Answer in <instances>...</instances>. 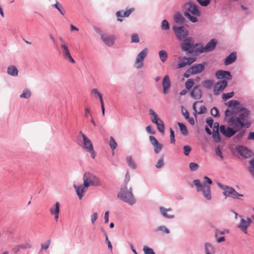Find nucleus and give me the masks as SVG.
<instances>
[{"instance_id": "obj_34", "label": "nucleus", "mask_w": 254, "mask_h": 254, "mask_svg": "<svg viewBox=\"0 0 254 254\" xmlns=\"http://www.w3.org/2000/svg\"><path fill=\"white\" fill-rule=\"evenodd\" d=\"M52 6L57 9L62 15H64L65 14V10L64 8L62 5L57 1L55 4L52 5Z\"/></svg>"}, {"instance_id": "obj_62", "label": "nucleus", "mask_w": 254, "mask_h": 254, "mask_svg": "<svg viewBox=\"0 0 254 254\" xmlns=\"http://www.w3.org/2000/svg\"><path fill=\"white\" fill-rule=\"evenodd\" d=\"M98 218V214L96 212L93 213L91 215V221L92 224H94Z\"/></svg>"}, {"instance_id": "obj_29", "label": "nucleus", "mask_w": 254, "mask_h": 254, "mask_svg": "<svg viewBox=\"0 0 254 254\" xmlns=\"http://www.w3.org/2000/svg\"><path fill=\"white\" fill-rule=\"evenodd\" d=\"M205 252L206 254H214L215 250L213 246L208 242L204 244Z\"/></svg>"}, {"instance_id": "obj_59", "label": "nucleus", "mask_w": 254, "mask_h": 254, "mask_svg": "<svg viewBox=\"0 0 254 254\" xmlns=\"http://www.w3.org/2000/svg\"><path fill=\"white\" fill-rule=\"evenodd\" d=\"M129 180H130V176H129L128 172H127L126 174L125 179L123 186H127V184L129 182Z\"/></svg>"}, {"instance_id": "obj_13", "label": "nucleus", "mask_w": 254, "mask_h": 254, "mask_svg": "<svg viewBox=\"0 0 254 254\" xmlns=\"http://www.w3.org/2000/svg\"><path fill=\"white\" fill-rule=\"evenodd\" d=\"M223 195L226 197H231L233 199H241L240 196H243V195L239 193L233 188L229 187L226 191L223 192Z\"/></svg>"}, {"instance_id": "obj_32", "label": "nucleus", "mask_w": 254, "mask_h": 254, "mask_svg": "<svg viewBox=\"0 0 254 254\" xmlns=\"http://www.w3.org/2000/svg\"><path fill=\"white\" fill-rule=\"evenodd\" d=\"M60 204L59 202H57L55 205L50 209L51 214H57L60 213Z\"/></svg>"}, {"instance_id": "obj_36", "label": "nucleus", "mask_w": 254, "mask_h": 254, "mask_svg": "<svg viewBox=\"0 0 254 254\" xmlns=\"http://www.w3.org/2000/svg\"><path fill=\"white\" fill-rule=\"evenodd\" d=\"M194 84V80L192 78H190L188 79L185 83L186 89L190 90L192 87H193V86Z\"/></svg>"}, {"instance_id": "obj_31", "label": "nucleus", "mask_w": 254, "mask_h": 254, "mask_svg": "<svg viewBox=\"0 0 254 254\" xmlns=\"http://www.w3.org/2000/svg\"><path fill=\"white\" fill-rule=\"evenodd\" d=\"M249 227V224H247L246 220L243 218L241 219V222L238 225V227L244 232V233L247 234V229Z\"/></svg>"}, {"instance_id": "obj_41", "label": "nucleus", "mask_w": 254, "mask_h": 254, "mask_svg": "<svg viewBox=\"0 0 254 254\" xmlns=\"http://www.w3.org/2000/svg\"><path fill=\"white\" fill-rule=\"evenodd\" d=\"M158 231H161L166 234H169L170 233L169 229L164 225L158 226L155 230V232Z\"/></svg>"}, {"instance_id": "obj_38", "label": "nucleus", "mask_w": 254, "mask_h": 254, "mask_svg": "<svg viewBox=\"0 0 254 254\" xmlns=\"http://www.w3.org/2000/svg\"><path fill=\"white\" fill-rule=\"evenodd\" d=\"M31 96V93L30 90L25 89L23 91L22 93L20 95L21 98L29 99Z\"/></svg>"}, {"instance_id": "obj_6", "label": "nucleus", "mask_w": 254, "mask_h": 254, "mask_svg": "<svg viewBox=\"0 0 254 254\" xmlns=\"http://www.w3.org/2000/svg\"><path fill=\"white\" fill-rule=\"evenodd\" d=\"M228 123L232 127H226L224 125H221L220 126V132L223 134L225 136L230 138L233 136L237 132L241 130L239 127H235L233 125L232 122H230V119L228 120Z\"/></svg>"}, {"instance_id": "obj_61", "label": "nucleus", "mask_w": 254, "mask_h": 254, "mask_svg": "<svg viewBox=\"0 0 254 254\" xmlns=\"http://www.w3.org/2000/svg\"><path fill=\"white\" fill-rule=\"evenodd\" d=\"M206 123L209 127L211 128L213 124V119L211 117L207 118L206 119Z\"/></svg>"}, {"instance_id": "obj_4", "label": "nucleus", "mask_w": 254, "mask_h": 254, "mask_svg": "<svg viewBox=\"0 0 254 254\" xmlns=\"http://www.w3.org/2000/svg\"><path fill=\"white\" fill-rule=\"evenodd\" d=\"M117 196L121 200L130 205H133L136 202L131 187L128 188L127 186H123Z\"/></svg>"}, {"instance_id": "obj_44", "label": "nucleus", "mask_w": 254, "mask_h": 254, "mask_svg": "<svg viewBox=\"0 0 254 254\" xmlns=\"http://www.w3.org/2000/svg\"><path fill=\"white\" fill-rule=\"evenodd\" d=\"M226 106L228 107L231 108L235 107L236 105H238L240 102L237 100H232L225 103Z\"/></svg>"}, {"instance_id": "obj_53", "label": "nucleus", "mask_w": 254, "mask_h": 254, "mask_svg": "<svg viewBox=\"0 0 254 254\" xmlns=\"http://www.w3.org/2000/svg\"><path fill=\"white\" fill-rule=\"evenodd\" d=\"M98 95H99V98L100 99V101L101 103L102 113L103 116H104L105 115V107H104V101H103V99L102 98V96L100 94H98Z\"/></svg>"}, {"instance_id": "obj_56", "label": "nucleus", "mask_w": 254, "mask_h": 254, "mask_svg": "<svg viewBox=\"0 0 254 254\" xmlns=\"http://www.w3.org/2000/svg\"><path fill=\"white\" fill-rule=\"evenodd\" d=\"M191 150V147L188 145H185L183 147L184 153L186 156L189 155Z\"/></svg>"}, {"instance_id": "obj_49", "label": "nucleus", "mask_w": 254, "mask_h": 254, "mask_svg": "<svg viewBox=\"0 0 254 254\" xmlns=\"http://www.w3.org/2000/svg\"><path fill=\"white\" fill-rule=\"evenodd\" d=\"M234 94V92L233 91L230 92L229 93H224L222 95V99L224 101H226L228 99L232 98Z\"/></svg>"}, {"instance_id": "obj_63", "label": "nucleus", "mask_w": 254, "mask_h": 254, "mask_svg": "<svg viewBox=\"0 0 254 254\" xmlns=\"http://www.w3.org/2000/svg\"><path fill=\"white\" fill-rule=\"evenodd\" d=\"M203 179H204V185L203 186L207 185H206L207 184L209 185H211L212 184V181L208 177L205 176V177H204Z\"/></svg>"}, {"instance_id": "obj_57", "label": "nucleus", "mask_w": 254, "mask_h": 254, "mask_svg": "<svg viewBox=\"0 0 254 254\" xmlns=\"http://www.w3.org/2000/svg\"><path fill=\"white\" fill-rule=\"evenodd\" d=\"M164 163L163 157H162L158 161L157 164L155 165V167L159 169V168H162L164 166Z\"/></svg>"}, {"instance_id": "obj_45", "label": "nucleus", "mask_w": 254, "mask_h": 254, "mask_svg": "<svg viewBox=\"0 0 254 254\" xmlns=\"http://www.w3.org/2000/svg\"><path fill=\"white\" fill-rule=\"evenodd\" d=\"M143 251L144 254H155V253L152 248L146 246H143Z\"/></svg>"}, {"instance_id": "obj_19", "label": "nucleus", "mask_w": 254, "mask_h": 254, "mask_svg": "<svg viewBox=\"0 0 254 254\" xmlns=\"http://www.w3.org/2000/svg\"><path fill=\"white\" fill-rule=\"evenodd\" d=\"M150 143L154 147V151L155 154L159 153L163 148V145L160 143L157 139L153 136L149 137Z\"/></svg>"}, {"instance_id": "obj_14", "label": "nucleus", "mask_w": 254, "mask_h": 254, "mask_svg": "<svg viewBox=\"0 0 254 254\" xmlns=\"http://www.w3.org/2000/svg\"><path fill=\"white\" fill-rule=\"evenodd\" d=\"M228 85V82L225 79L217 81L214 85L213 92L215 95L219 94L220 91H223Z\"/></svg>"}, {"instance_id": "obj_23", "label": "nucleus", "mask_w": 254, "mask_h": 254, "mask_svg": "<svg viewBox=\"0 0 254 254\" xmlns=\"http://www.w3.org/2000/svg\"><path fill=\"white\" fill-rule=\"evenodd\" d=\"M204 64H194L190 67V70H191L193 74L201 73L204 70Z\"/></svg>"}, {"instance_id": "obj_11", "label": "nucleus", "mask_w": 254, "mask_h": 254, "mask_svg": "<svg viewBox=\"0 0 254 254\" xmlns=\"http://www.w3.org/2000/svg\"><path fill=\"white\" fill-rule=\"evenodd\" d=\"M61 48L64 59L68 61L72 64H74L75 62L71 57V55L70 53L69 50L68 49V44L61 45Z\"/></svg>"}, {"instance_id": "obj_54", "label": "nucleus", "mask_w": 254, "mask_h": 254, "mask_svg": "<svg viewBox=\"0 0 254 254\" xmlns=\"http://www.w3.org/2000/svg\"><path fill=\"white\" fill-rule=\"evenodd\" d=\"M139 41V37L137 34L134 33L131 35V43H138Z\"/></svg>"}, {"instance_id": "obj_50", "label": "nucleus", "mask_w": 254, "mask_h": 254, "mask_svg": "<svg viewBox=\"0 0 254 254\" xmlns=\"http://www.w3.org/2000/svg\"><path fill=\"white\" fill-rule=\"evenodd\" d=\"M199 168V165L195 163L191 162L189 164V168L191 171H195Z\"/></svg>"}, {"instance_id": "obj_43", "label": "nucleus", "mask_w": 254, "mask_h": 254, "mask_svg": "<svg viewBox=\"0 0 254 254\" xmlns=\"http://www.w3.org/2000/svg\"><path fill=\"white\" fill-rule=\"evenodd\" d=\"M161 28L163 30H168L170 29L169 24L166 19L162 20L161 25Z\"/></svg>"}, {"instance_id": "obj_30", "label": "nucleus", "mask_w": 254, "mask_h": 254, "mask_svg": "<svg viewBox=\"0 0 254 254\" xmlns=\"http://www.w3.org/2000/svg\"><path fill=\"white\" fill-rule=\"evenodd\" d=\"M184 15L187 18H188L190 22L193 23L197 22L198 20L197 18V16L190 14L188 11H185L184 12Z\"/></svg>"}, {"instance_id": "obj_15", "label": "nucleus", "mask_w": 254, "mask_h": 254, "mask_svg": "<svg viewBox=\"0 0 254 254\" xmlns=\"http://www.w3.org/2000/svg\"><path fill=\"white\" fill-rule=\"evenodd\" d=\"M217 44V41L215 39H211L208 42L204 47L199 49V54L205 52H211L213 51Z\"/></svg>"}, {"instance_id": "obj_24", "label": "nucleus", "mask_w": 254, "mask_h": 254, "mask_svg": "<svg viewBox=\"0 0 254 254\" xmlns=\"http://www.w3.org/2000/svg\"><path fill=\"white\" fill-rule=\"evenodd\" d=\"M75 188L76 192L78 195V198L81 199L84 195V193L86 191L88 187H85L84 184L83 185H80L76 186V185H73Z\"/></svg>"}, {"instance_id": "obj_39", "label": "nucleus", "mask_w": 254, "mask_h": 254, "mask_svg": "<svg viewBox=\"0 0 254 254\" xmlns=\"http://www.w3.org/2000/svg\"><path fill=\"white\" fill-rule=\"evenodd\" d=\"M202 85L207 89H210L213 85V81L212 80H206L202 82Z\"/></svg>"}, {"instance_id": "obj_52", "label": "nucleus", "mask_w": 254, "mask_h": 254, "mask_svg": "<svg viewBox=\"0 0 254 254\" xmlns=\"http://www.w3.org/2000/svg\"><path fill=\"white\" fill-rule=\"evenodd\" d=\"M197 2L202 6H206L210 2L211 0H196Z\"/></svg>"}, {"instance_id": "obj_10", "label": "nucleus", "mask_w": 254, "mask_h": 254, "mask_svg": "<svg viewBox=\"0 0 254 254\" xmlns=\"http://www.w3.org/2000/svg\"><path fill=\"white\" fill-rule=\"evenodd\" d=\"M184 8L192 15L200 16L201 13L198 9V6L192 1L187 2L184 5Z\"/></svg>"}, {"instance_id": "obj_28", "label": "nucleus", "mask_w": 254, "mask_h": 254, "mask_svg": "<svg viewBox=\"0 0 254 254\" xmlns=\"http://www.w3.org/2000/svg\"><path fill=\"white\" fill-rule=\"evenodd\" d=\"M149 112V115L151 117V121L153 123L155 124L162 121L153 110L150 109Z\"/></svg>"}, {"instance_id": "obj_18", "label": "nucleus", "mask_w": 254, "mask_h": 254, "mask_svg": "<svg viewBox=\"0 0 254 254\" xmlns=\"http://www.w3.org/2000/svg\"><path fill=\"white\" fill-rule=\"evenodd\" d=\"M103 43L108 47H112L116 41V37L112 34H104L101 35V38Z\"/></svg>"}, {"instance_id": "obj_3", "label": "nucleus", "mask_w": 254, "mask_h": 254, "mask_svg": "<svg viewBox=\"0 0 254 254\" xmlns=\"http://www.w3.org/2000/svg\"><path fill=\"white\" fill-rule=\"evenodd\" d=\"M77 143L83 148L86 152L91 154V157L94 159L96 153L94 151L93 145L90 139L81 131L79 132L77 139Z\"/></svg>"}, {"instance_id": "obj_8", "label": "nucleus", "mask_w": 254, "mask_h": 254, "mask_svg": "<svg viewBox=\"0 0 254 254\" xmlns=\"http://www.w3.org/2000/svg\"><path fill=\"white\" fill-rule=\"evenodd\" d=\"M173 30L179 41H183L188 37V31L183 26L179 27L174 26L173 27Z\"/></svg>"}, {"instance_id": "obj_46", "label": "nucleus", "mask_w": 254, "mask_h": 254, "mask_svg": "<svg viewBox=\"0 0 254 254\" xmlns=\"http://www.w3.org/2000/svg\"><path fill=\"white\" fill-rule=\"evenodd\" d=\"M212 137L215 142H220V138L219 137V131H218V130L217 131L216 130H215V131H213Z\"/></svg>"}, {"instance_id": "obj_55", "label": "nucleus", "mask_w": 254, "mask_h": 254, "mask_svg": "<svg viewBox=\"0 0 254 254\" xmlns=\"http://www.w3.org/2000/svg\"><path fill=\"white\" fill-rule=\"evenodd\" d=\"M215 154L217 156H219L222 160H223L224 157L222 155L221 148L219 146L216 147L215 150Z\"/></svg>"}, {"instance_id": "obj_35", "label": "nucleus", "mask_w": 254, "mask_h": 254, "mask_svg": "<svg viewBox=\"0 0 254 254\" xmlns=\"http://www.w3.org/2000/svg\"><path fill=\"white\" fill-rule=\"evenodd\" d=\"M159 56L162 63H165L168 58V54L165 50H161L159 52Z\"/></svg>"}, {"instance_id": "obj_42", "label": "nucleus", "mask_w": 254, "mask_h": 254, "mask_svg": "<svg viewBox=\"0 0 254 254\" xmlns=\"http://www.w3.org/2000/svg\"><path fill=\"white\" fill-rule=\"evenodd\" d=\"M245 133V130L241 131L240 132L238 133L233 138L234 141L235 142H237L240 140Z\"/></svg>"}, {"instance_id": "obj_48", "label": "nucleus", "mask_w": 254, "mask_h": 254, "mask_svg": "<svg viewBox=\"0 0 254 254\" xmlns=\"http://www.w3.org/2000/svg\"><path fill=\"white\" fill-rule=\"evenodd\" d=\"M109 145L112 150H114L117 146V143L112 136L110 137Z\"/></svg>"}, {"instance_id": "obj_5", "label": "nucleus", "mask_w": 254, "mask_h": 254, "mask_svg": "<svg viewBox=\"0 0 254 254\" xmlns=\"http://www.w3.org/2000/svg\"><path fill=\"white\" fill-rule=\"evenodd\" d=\"M190 185L191 187H193L192 185L195 186L197 191H202L203 195L206 200L211 199V187L209 185L203 186L198 179L193 180L192 184H190Z\"/></svg>"}, {"instance_id": "obj_22", "label": "nucleus", "mask_w": 254, "mask_h": 254, "mask_svg": "<svg viewBox=\"0 0 254 254\" xmlns=\"http://www.w3.org/2000/svg\"><path fill=\"white\" fill-rule=\"evenodd\" d=\"M171 86V82L169 76L168 75H165L162 80L163 92L166 94L168 93L169 89Z\"/></svg>"}, {"instance_id": "obj_17", "label": "nucleus", "mask_w": 254, "mask_h": 254, "mask_svg": "<svg viewBox=\"0 0 254 254\" xmlns=\"http://www.w3.org/2000/svg\"><path fill=\"white\" fill-rule=\"evenodd\" d=\"M190 96L195 100L200 99L202 96V92L199 85H194L190 92Z\"/></svg>"}, {"instance_id": "obj_40", "label": "nucleus", "mask_w": 254, "mask_h": 254, "mask_svg": "<svg viewBox=\"0 0 254 254\" xmlns=\"http://www.w3.org/2000/svg\"><path fill=\"white\" fill-rule=\"evenodd\" d=\"M155 124L157 126V129L158 130V131H160L161 133L164 134L165 130V126L162 120Z\"/></svg>"}, {"instance_id": "obj_12", "label": "nucleus", "mask_w": 254, "mask_h": 254, "mask_svg": "<svg viewBox=\"0 0 254 254\" xmlns=\"http://www.w3.org/2000/svg\"><path fill=\"white\" fill-rule=\"evenodd\" d=\"M237 152L245 158H250L253 155L252 151L248 147L243 145H239L236 148Z\"/></svg>"}, {"instance_id": "obj_26", "label": "nucleus", "mask_w": 254, "mask_h": 254, "mask_svg": "<svg viewBox=\"0 0 254 254\" xmlns=\"http://www.w3.org/2000/svg\"><path fill=\"white\" fill-rule=\"evenodd\" d=\"M7 73L8 75L15 77L18 75V70L15 65H11L8 66Z\"/></svg>"}, {"instance_id": "obj_7", "label": "nucleus", "mask_w": 254, "mask_h": 254, "mask_svg": "<svg viewBox=\"0 0 254 254\" xmlns=\"http://www.w3.org/2000/svg\"><path fill=\"white\" fill-rule=\"evenodd\" d=\"M83 184L85 187L90 186H98L100 185L99 179L94 174L89 172H86L83 176Z\"/></svg>"}, {"instance_id": "obj_2", "label": "nucleus", "mask_w": 254, "mask_h": 254, "mask_svg": "<svg viewBox=\"0 0 254 254\" xmlns=\"http://www.w3.org/2000/svg\"><path fill=\"white\" fill-rule=\"evenodd\" d=\"M198 44H195L193 38L189 37L182 41L180 47L182 51L188 56L197 55L199 54Z\"/></svg>"}, {"instance_id": "obj_9", "label": "nucleus", "mask_w": 254, "mask_h": 254, "mask_svg": "<svg viewBox=\"0 0 254 254\" xmlns=\"http://www.w3.org/2000/svg\"><path fill=\"white\" fill-rule=\"evenodd\" d=\"M148 49H144L136 56L134 63V67L137 69H140L143 66L144 59L147 56Z\"/></svg>"}, {"instance_id": "obj_64", "label": "nucleus", "mask_w": 254, "mask_h": 254, "mask_svg": "<svg viewBox=\"0 0 254 254\" xmlns=\"http://www.w3.org/2000/svg\"><path fill=\"white\" fill-rule=\"evenodd\" d=\"M206 112H207L206 108L204 106L201 105L199 107V112H197V113L198 114H202L206 113Z\"/></svg>"}, {"instance_id": "obj_51", "label": "nucleus", "mask_w": 254, "mask_h": 254, "mask_svg": "<svg viewBox=\"0 0 254 254\" xmlns=\"http://www.w3.org/2000/svg\"><path fill=\"white\" fill-rule=\"evenodd\" d=\"M183 60L186 61L188 65H190L196 61V58L193 57H184Z\"/></svg>"}, {"instance_id": "obj_25", "label": "nucleus", "mask_w": 254, "mask_h": 254, "mask_svg": "<svg viewBox=\"0 0 254 254\" xmlns=\"http://www.w3.org/2000/svg\"><path fill=\"white\" fill-rule=\"evenodd\" d=\"M237 59V54L236 52H234L231 53L229 56H228L225 60L224 64L226 65H229L232 64Z\"/></svg>"}, {"instance_id": "obj_27", "label": "nucleus", "mask_w": 254, "mask_h": 254, "mask_svg": "<svg viewBox=\"0 0 254 254\" xmlns=\"http://www.w3.org/2000/svg\"><path fill=\"white\" fill-rule=\"evenodd\" d=\"M174 19L176 23L181 24H184L186 21L185 18L180 12H177L175 14L174 16Z\"/></svg>"}, {"instance_id": "obj_37", "label": "nucleus", "mask_w": 254, "mask_h": 254, "mask_svg": "<svg viewBox=\"0 0 254 254\" xmlns=\"http://www.w3.org/2000/svg\"><path fill=\"white\" fill-rule=\"evenodd\" d=\"M127 161L128 164V165L130 168L132 169H135L136 168V165L134 162V161L132 160V157L130 156H128L127 157Z\"/></svg>"}, {"instance_id": "obj_21", "label": "nucleus", "mask_w": 254, "mask_h": 254, "mask_svg": "<svg viewBox=\"0 0 254 254\" xmlns=\"http://www.w3.org/2000/svg\"><path fill=\"white\" fill-rule=\"evenodd\" d=\"M160 214L161 215L167 219H173L175 218V215L173 214H170L168 212H172V209L171 208H166L163 206H160L159 208Z\"/></svg>"}, {"instance_id": "obj_16", "label": "nucleus", "mask_w": 254, "mask_h": 254, "mask_svg": "<svg viewBox=\"0 0 254 254\" xmlns=\"http://www.w3.org/2000/svg\"><path fill=\"white\" fill-rule=\"evenodd\" d=\"M215 76L218 79H223L226 81L232 78V75L229 71L218 70L215 72Z\"/></svg>"}, {"instance_id": "obj_47", "label": "nucleus", "mask_w": 254, "mask_h": 254, "mask_svg": "<svg viewBox=\"0 0 254 254\" xmlns=\"http://www.w3.org/2000/svg\"><path fill=\"white\" fill-rule=\"evenodd\" d=\"M210 113L211 115L214 117H219L220 116L219 111L215 107L211 109Z\"/></svg>"}, {"instance_id": "obj_1", "label": "nucleus", "mask_w": 254, "mask_h": 254, "mask_svg": "<svg viewBox=\"0 0 254 254\" xmlns=\"http://www.w3.org/2000/svg\"><path fill=\"white\" fill-rule=\"evenodd\" d=\"M238 114V117H232L230 122H232L235 127H239L241 129L243 128H249L251 125L249 120L251 111L246 108H241Z\"/></svg>"}, {"instance_id": "obj_60", "label": "nucleus", "mask_w": 254, "mask_h": 254, "mask_svg": "<svg viewBox=\"0 0 254 254\" xmlns=\"http://www.w3.org/2000/svg\"><path fill=\"white\" fill-rule=\"evenodd\" d=\"M50 243L51 240H48L46 241V242L45 244H42L41 245V250L48 249L49 247Z\"/></svg>"}, {"instance_id": "obj_20", "label": "nucleus", "mask_w": 254, "mask_h": 254, "mask_svg": "<svg viewBox=\"0 0 254 254\" xmlns=\"http://www.w3.org/2000/svg\"><path fill=\"white\" fill-rule=\"evenodd\" d=\"M134 10V8H130L125 11L123 10H119L116 12V15L117 17V20L119 21H123V17H127Z\"/></svg>"}, {"instance_id": "obj_33", "label": "nucleus", "mask_w": 254, "mask_h": 254, "mask_svg": "<svg viewBox=\"0 0 254 254\" xmlns=\"http://www.w3.org/2000/svg\"><path fill=\"white\" fill-rule=\"evenodd\" d=\"M178 125L179 127L181 132L183 135L187 136L189 134L188 129L185 124L182 123L178 122Z\"/></svg>"}, {"instance_id": "obj_58", "label": "nucleus", "mask_w": 254, "mask_h": 254, "mask_svg": "<svg viewBox=\"0 0 254 254\" xmlns=\"http://www.w3.org/2000/svg\"><path fill=\"white\" fill-rule=\"evenodd\" d=\"M170 138L171 140L170 142L172 144L175 143V133L174 131L172 128H170Z\"/></svg>"}]
</instances>
